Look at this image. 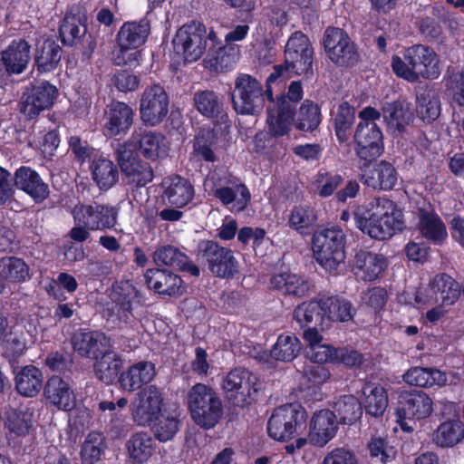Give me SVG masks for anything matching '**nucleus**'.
I'll use <instances>...</instances> for the list:
<instances>
[{"mask_svg":"<svg viewBox=\"0 0 464 464\" xmlns=\"http://www.w3.org/2000/svg\"><path fill=\"white\" fill-rule=\"evenodd\" d=\"M322 300L326 324L329 321L345 322L352 319V306L348 301L337 297Z\"/></svg>","mask_w":464,"mask_h":464,"instance_id":"59","label":"nucleus"},{"mask_svg":"<svg viewBox=\"0 0 464 464\" xmlns=\"http://www.w3.org/2000/svg\"><path fill=\"white\" fill-rule=\"evenodd\" d=\"M343 177L337 173L320 170L312 181V188L315 195L321 198L332 196L342 184Z\"/></svg>","mask_w":464,"mask_h":464,"instance_id":"58","label":"nucleus"},{"mask_svg":"<svg viewBox=\"0 0 464 464\" xmlns=\"http://www.w3.org/2000/svg\"><path fill=\"white\" fill-rule=\"evenodd\" d=\"M134 111L125 102L110 104L104 114V132L109 137L126 134L133 123Z\"/></svg>","mask_w":464,"mask_h":464,"instance_id":"26","label":"nucleus"},{"mask_svg":"<svg viewBox=\"0 0 464 464\" xmlns=\"http://www.w3.org/2000/svg\"><path fill=\"white\" fill-rule=\"evenodd\" d=\"M294 316L301 326L314 323L324 329V325L326 324L323 300L301 304L295 308Z\"/></svg>","mask_w":464,"mask_h":464,"instance_id":"53","label":"nucleus"},{"mask_svg":"<svg viewBox=\"0 0 464 464\" xmlns=\"http://www.w3.org/2000/svg\"><path fill=\"white\" fill-rule=\"evenodd\" d=\"M186 401L191 419L204 429L216 426L222 416V403L219 398L205 384L198 383L192 386L187 393Z\"/></svg>","mask_w":464,"mask_h":464,"instance_id":"4","label":"nucleus"},{"mask_svg":"<svg viewBox=\"0 0 464 464\" xmlns=\"http://www.w3.org/2000/svg\"><path fill=\"white\" fill-rule=\"evenodd\" d=\"M145 279L148 287L160 295L180 296L186 292L182 279L167 270L149 269L145 274Z\"/></svg>","mask_w":464,"mask_h":464,"instance_id":"31","label":"nucleus"},{"mask_svg":"<svg viewBox=\"0 0 464 464\" xmlns=\"http://www.w3.org/2000/svg\"><path fill=\"white\" fill-rule=\"evenodd\" d=\"M131 150H139L146 159L156 160L163 158L168 153V146L165 137L155 131H145L135 130L131 136L121 144Z\"/></svg>","mask_w":464,"mask_h":464,"instance_id":"22","label":"nucleus"},{"mask_svg":"<svg viewBox=\"0 0 464 464\" xmlns=\"http://www.w3.org/2000/svg\"><path fill=\"white\" fill-rule=\"evenodd\" d=\"M156 449L153 437L146 431L132 433L124 445L126 459L130 464H147Z\"/></svg>","mask_w":464,"mask_h":464,"instance_id":"30","label":"nucleus"},{"mask_svg":"<svg viewBox=\"0 0 464 464\" xmlns=\"http://www.w3.org/2000/svg\"><path fill=\"white\" fill-rule=\"evenodd\" d=\"M320 121L319 106L311 101H304L299 110L296 128L300 130H312L319 125Z\"/></svg>","mask_w":464,"mask_h":464,"instance_id":"63","label":"nucleus"},{"mask_svg":"<svg viewBox=\"0 0 464 464\" xmlns=\"http://www.w3.org/2000/svg\"><path fill=\"white\" fill-rule=\"evenodd\" d=\"M464 439V422L457 416L443 420L432 433V441L440 448H452Z\"/></svg>","mask_w":464,"mask_h":464,"instance_id":"40","label":"nucleus"},{"mask_svg":"<svg viewBox=\"0 0 464 464\" xmlns=\"http://www.w3.org/2000/svg\"><path fill=\"white\" fill-rule=\"evenodd\" d=\"M117 160L122 173L130 183L144 186L153 179V172L148 163L142 162L138 154L128 147L119 145Z\"/></svg>","mask_w":464,"mask_h":464,"instance_id":"23","label":"nucleus"},{"mask_svg":"<svg viewBox=\"0 0 464 464\" xmlns=\"http://www.w3.org/2000/svg\"><path fill=\"white\" fill-rule=\"evenodd\" d=\"M407 58L413 63L417 82L420 79H436L440 74V60L430 47L416 44L407 48Z\"/></svg>","mask_w":464,"mask_h":464,"instance_id":"24","label":"nucleus"},{"mask_svg":"<svg viewBox=\"0 0 464 464\" xmlns=\"http://www.w3.org/2000/svg\"><path fill=\"white\" fill-rule=\"evenodd\" d=\"M121 367L120 356L110 349L98 357L94 363L96 376L106 383L111 382L116 378Z\"/></svg>","mask_w":464,"mask_h":464,"instance_id":"52","label":"nucleus"},{"mask_svg":"<svg viewBox=\"0 0 464 464\" xmlns=\"http://www.w3.org/2000/svg\"><path fill=\"white\" fill-rule=\"evenodd\" d=\"M30 60V45L25 40H14L2 52V62L6 71L12 73H21Z\"/></svg>","mask_w":464,"mask_h":464,"instance_id":"41","label":"nucleus"},{"mask_svg":"<svg viewBox=\"0 0 464 464\" xmlns=\"http://www.w3.org/2000/svg\"><path fill=\"white\" fill-rule=\"evenodd\" d=\"M165 409L163 393L155 385L140 390L130 403L132 420L140 427L150 425Z\"/></svg>","mask_w":464,"mask_h":464,"instance_id":"12","label":"nucleus"},{"mask_svg":"<svg viewBox=\"0 0 464 464\" xmlns=\"http://www.w3.org/2000/svg\"><path fill=\"white\" fill-rule=\"evenodd\" d=\"M400 403L395 413L396 422L408 433L414 430L411 421L427 419L433 412V400L422 391L404 392Z\"/></svg>","mask_w":464,"mask_h":464,"instance_id":"11","label":"nucleus"},{"mask_svg":"<svg viewBox=\"0 0 464 464\" xmlns=\"http://www.w3.org/2000/svg\"><path fill=\"white\" fill-rule=\"evenodd\" d=\"M312 250L322 267L335 271L345 258L343 232L337 227L317 230L313 236Z\"/></svg>","mask_w":464,"mask_h":464,"instance_id":"6","label":"nucleus"},{"mask_svg":"<svg viewBox=\"0 0 464 464\" xmlns=\"http://www.w3.org/2000/svg\"><path fill=\"white\" fill-rule=\"evenodd\" d=\"M418 228L423 237L435 245H441L448 237L446 226L432 210L420 211Z\"/></svg>","mask_w":464,"mask_h":464,"instance_id":"43","label":"nucleus"},{"mask_svg":"<svg viewBox=\"0 0 464 464\" xmlns=\"http://www.w3.org/2000/svg\"><path fill=\"white\" fill-rule=\"evenodd\" d=\"M214 195L224 205L231 204V210L237 212L244 210L251 198L250 191L240 182H233L230 186L217 188Z\"/></svg>","mask_w":464,"mask_h":464,"instance_id":"45","label":"nucleus"},{"mask_svg":"<svg viewBox=\"0 0 464 464\" xmlns=\"http://www.w3.org/2000/svg\"><path fill=\"white\" fill-rule=\"evenodd\" d=\"M15 186L35 201L41 202L49 195V188L39 174L29 167L19 168L14 174Z\"/></svg>","mask_w":464,"mask_h":464,"instance_id":"38","label":"nucleus"},{"mask_svg":"<svg viewBox=\"0 0 464 464\" xmlns=\"http://www.w3.org/2000/svg\"><path fill=\"white\" fill-rule=\"evenodd\" d=\"M238 58L239 47L237 45H222L221 41L216 36L214 44L209 45L206 53L204 63L209 70L221 72L234 68Z\"/></svg>","mask_w":464,"mask_h":464,"instance_id":"28","label":"nucleus"},{"mask_svg":"<svg viewBox=\"0 0 464 464\" xmlns=\"http://www.w3.org/2000/svg\"><path fill=\"white\" fill-rule=\"evenodd\" d=\"M380 116V112L372 107H366L359 113L360 122L354 134V143L357 155L364 160L379 157L383 150L382 134L375 123Z\"/></svg>","mask_w":464,"mask_h":464,"instance_id":"7","label":"nucleus"},{"mask_svg":"<svg viewBox=\"0 0 464 464\" xmlns=\"http://www.w3.org/2000/svg\"><path fill=\"white\" fill-rule=\"evenodd\" d=\"M59 91L48 82H41L32 86L22 98L20 111L27 119L37 117L43 111L50 109Z\"/></svg>","mask_w":464,"mask_h":464,"instance_id":"19","label":"nucleus"},{"mask_svg":"<svg viewBox=\"0 0 464 464\" xmlns=\"http://www.w3.org/2000/svg\"><path fill=\"white\" fill-rule=\"evenodd\" d=\"M156 375L155 365L150 362H139L130 366L119 378L121 388L132 392L150 382Z\"/></svg>","mask_w":464,"mask_h":464,"instance_id":"37","label":"nucleus"},{"mask_svg":"<svg viewBox=\"0 0 464 464\" xmlns=\"http://www.w3.org/2000/svg\"><path fill=\"white\" fill-rule=\"evenodd\" d=\"M362 182L373 188L389 190L397 183V172L387 161H380L365 166L362 174Z\"/></svg>","mask_w":464,"mask_h":464,"instance_id":"35","label":"nucleus"},{"mask_svg":"<svg viewBox=\"0 0 464 464\" xmlns=\"http://www.w3.org/2000/svg\"><path fill=\"white\" fill-rule=\"evenodd\" d=\"M306 411L299 403H287L275 409L267 422L268 435L278 441H287L304 429Z\"/></svg>","mask_w":464,"mask_h":464,"instance_id":"9","label":"nucleus"},{"mask_svg":"<svg viewBox=\"0 0 464 464\" xmlns=\"http://www.w3.org/2000/svg\"><path fill=\"white\" fill-rule=\"evenodd\" d=\"M271 284L281 293L296 296L304 295L309 289L307 282L297 275L291 273L276 275L273 276Z\"/></svg>","mask_w":464,"mask_h":464,"instance_id":"55","label":"nucleus"},{"mask_svg":"<svg viewBox=\"0 0 464 464\" xmlns=\"http://www.w3.org/2000/svg\"><path fill=\"white\" fill-rule=\"evenodd\" d=\"M257 377L244 368L231 370L222 382L225 392L237 406L243 407L255 400Z\"/></svg>","mask_w":464,"mask_h":464,"instance_id":"14","label":"nucleus"},{"mask_svg":"<svg viewBox=\"0 0 464 464\" xmlns=\"http://www.w3.org/2000/svg\"><path fill=\"white\" fill-rule=\"evenodd\" d=\"M106 448L105 438L102 432L92 431L86 436L81 449V459L84 464H95L100 460Z\"/></svg>","mask_w":464,"mask_h":464,"instance_id":"57","label":"nucleus"},{"mask_svg":"<svg viewBox=\"0 0 464 464\" xmlns=\"http://www.w3.org/2000/svg\"><path fill=\"white\" fill-rule=\"evenodd\" d=\"M280 76H282V68H276V73H270L267 77L266 90V95L270 102L267 107V131L276 137L283 136L289 132L294 117V111H291L289 105L286 107L277 105L273 98V85L276 84Z\"/></svg>","mask_w":464,"mask_h":464,"instance_id":"16","label":"nucleus"},{"mask_svg":"<svg viewBox=\"0 0 464 464\" xmlns=\"http://www.w3.org/2000/svg\"><path fill=\"white\" fill-rule=\"evenodd\" d=\"M153 260L158 266H167L181 271H186L192 276L199 275L198 267L188 261L187 256L171 246H161L153 254Z\"/></svg>","mask_w":464,"mask_h":464,"instance_id":"42","label":"nucleus"},{"mask_svg":"<svg viewBox=\"0 0 464 464\" xmlns=\"http://www.w3.org/2000/svg\"><path fill=\"white\" fill-rule=\"evenodd\" d=\"M193 101L196 110L204 117L214 118L222 111V102L212 91L196 92Z\"/></svg>","mask_w":464,"mask_h":464,"instance_id":"60","label":"nucleus"},{"mask_svg":"<svg viewBox=\"0 0 464 464\" xmlns=\"http://www.w3.org/2000/svg\"><path fill=\"white\" fill-rule=\"evenodd\" d=\"M149 33L150 24L146 20L123 24L117 34L120 50L114 58L116 63L118 65H137L140 57L138 48L145 43Z\"/></svg>","mask_w":464,"mask_h":464,"instance_id":"10","label":"nucleus"},{"mask_svg":"<svg viewBox=\"0 0 464 464\" xmlns=\"http://www.w3.org/2000/svg\"><path fill=\"white\" fill-rule=\"evenodd\" d=\"M44 397L50 405L61 411H70L76 406V397L71 385L58 376L47 381Z\"/></svg>","mask_w":464,"mask_h":464,"instance_id":"32","label":"nucleus"},{"mask_svg":"<svg viewBox=\"0 0 464 464\" xmlns=\"http://www.w3.org/2000/svg\"><path fill=\"white\" fill-rule=\"evenodd\" d=\"M216 36L213 30L208 31L204 24L193 21L177 31L172 41L173 48L186 63H193L208 52L209 45L214 44Z\"/></svg>","mask_w":464,"mask_h":464,"instance_id":"5","label":"nucleus"},{"mask_svg":"<svg viewBox=\"0 0 464 464\" xmlns=\"http://www.w3.org/2000/svg\"><path fill=\"white\" fill-rule=\"evenodd\" d=\"M86 33L85 25L80 17L70 14L66 15L60 27V34L65 44H72Z\"/></svg>","mask_w":464,"mask_h":464,"instance_id":"64","label":"nucleus"},{"mask_svg":"<svg viewBox=\"0 0 464 464\" xmlns=\"http://www.w3.org/2000/svg\"><path fill=\"white\" fill-rule=\"evenodd\" d=\"M334 410L339 416V423L347 425L355 423L362 414V405L353 395H344L338 399Z\"/></svg>","mask_w":464,"mask_h":464,"instance_id":"56","label":"nucleus"},{"mask_svg":"<svg viewBox=\"0 0 464 464\" xmlns=\"http://www.w3.org/2000/svg\"><path fill=\"white\" fill-rule=\"evenodd\" d=\"M164 200L177 208L187 206L194 198L195 190L192 184L180 176L166 177L162 180Z\"/></svg>","mask_w":464,"mask_h":464,"instance_id":"33","label":"nucleus"},{"mask_svg":"<svg viewBox=\"0 0 464 464\" xmlns=\"http://www.w3.org/2000/svg\"><path fill=\"white\" fill-rule=\"evenodd\" d=\"M324 50L332 62L342 66H350L358 60L354 44L342 29L329 27L324 36Z\"/></svg>","mask_w":464,"mask_h":464,"instance_id":"17","label":"nucleus"},{"mask_svg":"<svg viewBox=\"0 0 464 464\" xmlns=\"http://www.w3.org/2000/svg\"><path fill=\"white\" fill-rule=\"evenodd\" d=\"M169 97L160 84L147 86L140 99V118L147 126H157L169 113Z\"/></svg>","mask_w":464,"mask_h":464,"instance_id":"13","label":"nucleus"},{"mask_svg":"<svg viewBox=\"0 0 464 464\" xmlns=\"http://www.w3.org/2000/svg\"><path fill=\"white\" fill-rule=\"evenodd\" d=\"M71 213L74 227L70 230L69 237L81 243L90 237L91 231L114 228L119 210L111 205L78 202L72 207Z\"/></svg>","mask_w":464,"mask_h":464,"instance_id":"2","label":"nucleus"},{"mask_svg":"<svg viewBox=\"0 0 464 464\" xmlns=\"http://www.w3.org/2000/svg\"><path fill=\"white\" fill-rule=\"evenodd\" d=\"M110 298L111 303L108 309L111 316L125 324L130 323L133 320V307L141 303L137 287L130 281L117 283L111 288Z\"/></svg>","mask_w":464,"mask_h":464,"instance_id":"18","label":"nucleus"},{"mask_svg":"<svg viewBox=\"0 0 464 464\" xmlns=\"http://www.w3.org/2000/svg\"><path fill=\"white\" fill-rule=\"evenodd\" d=\"M29 276V267L21 258L6 256L0 259V281L3 284L8 282L19 283Z\"/></svg>","mask_w":464,"mask_h":464,"instance_id":"51","label":"nucleus"},{"mask_svg":"<svg viewBox=\"0 0 464 464\" xmlns=\"http://www.w3.org/2000/svg\"><path fill=\"white\" fill-rule=\"evenodd\" d=\"M402 380L421 388L443 387L453 382L446 372L432 367H412L402 375Z\"/></svg>","mask_w":464,"mask_h":464,"instance_id":"36","label":"nucleus"},{"mask_svg":"<svg viewBox=\"0 0 464 464\" xmlns=\"http://www.w3.org/2000/svg\"><path fill=\"white\" fill-rule=\"evenodd\" d=\"M72 346L82 356L97 359L111 347V340L101 332H79L72 337Z\"/></svg>","mask_w":464,"mask_h":464,"instance_id":"34","label":"nucleus"},{"mask_svg":"<svg viewBox=\"0 0 464 464\" xmlns=\"http://www.w3.org/2000/svg\"><path fill=\"white\" fill-rule=\"evenodd\" d=\"M460 285L446 274L435 276L426 286L399 295L400 303L414 304L421 309L438 303L453 305L460 296Z\"/></svg>","mask_w":464,"mask_h":464,"instance_id":"3","label":"nucleus"},{"mask_svg":"<svg viewBox=\"0 0 464 464\" xmlns=\"http://www.w3.org/2000/svg\"><path fill=\"white\" fill-rule=\"evenodd\" d=\"M216 143L217 139L213 130L199 131L194 142L195 155L206 161H215L217 160L215 154Z\"/></svg>","mask_w":464,"mask_h":464,"instance_id":"62","label":"nucleus"},{"mask_svg":"<svg viewBox=\"0 0 464 464\" xmlns=\"http://www.w3.org/2000/svg\"><path fill=\"white\" fill-rule=\"evenodd\" d=\"M445 94L451 103L464 107V71H454L445 77Z\"/></svg>","mask_w":464,"mask_h":464,"instance_id":"61","label":"nucleus"},{"mask_svg":"<svg viewBox=\"0 0 464 464\" xmlns=\"http://www.w3.org/2000/svg\"><path fill=\"white\" fill-rule=\"evenodd\" d=\"M362 394L366 413L373 417L382 416L389 404L386 388L380 383L367 382L362 389Z\"/></svg>","mask_w":464,"mask_h":464,"instance_id":"44","label":"nucleus"},{"mask_svg":"<svg viewBox=\"0 0 464 464\" xmlns=\"http://www.w3.org/2000/svg\"><path fill=\"white\" fill-rule=\"evenodd\" d=\"M180 412L178 409H165L149 425L153 434V439L160 442H168L174 439L180 427Z\"/></svg>","mask_w":464,"mask_h":464,"instance_id":"39","label":"nucleus"},{"mask_svg":"<svg viewBox=\"0 0 464 464\" xmlns=\"http://www.w3.org/2000/svg\"><path fill=\"white\" fill-rule=\"evenodd\" d=\"M387 266L388 260L383 255L362 251L354 257L353 270L359 280L372 282L377 280Z\"/></svg>","mask_w":464,"mask_h":464,"instance_id":"29","label":"nucleus"},{"mask_svg":"<svg viewBox=\"0 0 464 464\" xmlns=\"http://www.w3.org/2000/svg\"><path fill=\"white\" fill-rule=\"evenodd\" d=\"M317 220L314 208L307 205L295 206L288 217L289 227L302 236L309 235Z\"/></svg>","mask_w":464,"mask_h":464,"instance_id":"48","label":"nucleus"},{"mask_svg":"<svg viewBox=\"0 0 464 464\" xmlns=\"http://www.w3.org/2000/svg\"><path fill=\"white\" fill-rule=\"evenodd\" d=\"M354 218L361 231L378 240L390 238L404 227L401 209L386 198H376L359 207Z\"/></svg>","mask_w":464,"mask_h":464,"instance_id":"1","label":"nucleus"},{"mask_svg":"<svg viewBox=\"0 0 464 464\" xmlns=\"http://www.w3.org/2000/svg\"><path fill=\"white\" fill-rule=\"evenodd\" d=\"M61 60V48L53 40H44L36 50L35 62L41 72H50L56 68Z\"/></svg>","mask_w":464,"mask_h":464,"instance_id":"54","label":"nucleus"},{"mask_svg":"<svg viewBox=\"0 0 464 464\" xmlns=\"http://www.w3.org/2000/svg\"><path fill=\"white\" fill-rule=\"evenodd\" d=\"M382 116L389 129L402 131L411 120V113L407 103L394 102L387 103L382 108Z\"/></svg>","mask_w":464,"mask_h":464,"instance_id":"49","label":"nucleus"},{"mask_svg":"<svg viewBox=\"0 0 464 464\" xmlns=\"http://www.w3.org/2000/svg\"><path fill=\"white\" fill-rule=\"evenodd\" d=\"M34 414V408L30 406L20 407L10 411L5 423L7 430L17 437L28 435L33 427Z\"/></svg>","mask_w":464,"mask_h":464,"instance_id":"50","label":"nucleus"},{"mask_svg":"<svg viewBox=\"0 0 464 464\" xmlns=\"http://www.w3.org/2000/svg\"><path fill=\"white\" fill-rule=\"evenodd\" d=\"M204 256L208 263L211 272L218 276H232L238 271V263L233 252L214 242H208L204 250Z\"/></svg>","mask_w":464,"mask_h":464,"instance_id":"27","label":"nucleus"},{"mask_svg":"<svg viewBox=\"0 0 464 464\" xmlns=\"http://www.w3.org/2000/svg\"><path fill=\"white\" fill-rule=\"evenodd\" d=\"M92 176L96 185L103 190L111 188L118 180V169L113 162L104 157L93 160Z\"/></svg>","mask_w":464,"mask_h":464,"instance_id":"47","label":"nucleus"},{"mask_svg":"<svg viewBox=\"0 0 464 464\" xmlns=\"http://www.w3.org/2000/svg\"><path fill=\"white\" fill-rule=\"evenodd\" d=\"M300 351L301 343L296 336L293 334H281L269 353L261 347H255L250 352V354L262 362H269L270 358L276 361L291 362L298 355Z\"/></svg>","mask_w":464,"mask_h":464,"instance_id":"25","label":"nucleus"},{"mask_svg":"<svg viewBox=\"0 0 464 464\" xmlns=\"http://www.w3.org/2000/svg\"><path fill=\"white\" fill-rule=\"evenodd\" d=\"M15 388L24 397H34L42 389V372L33 365H27L15 373Z\"/></svg>","mask_w":464,"mask_h":464,"instance_id":"46","label":"nucleus"},{"mask_svg":"<svg viewBox=\"0 0 464 464\" xmlns=\"http://www.w3.org/2000/svg\"><path fill=\"white\" fill-rule=\"evenodd\" d=\"M313 54L314 50L307 36L299 31L295 32L285 45V67L275 66L272 72L276 73V68H282V76L277 79L276 84H282L293 75L307 73L312 67Z\"/></svg>","mask_w":464,"mask_h":464,"instance_id":"8","label":"nucleus"},{"mask_svg":"<svg viewBox=\"0 0 464 464\" xmlns=\"http://www.w3.org/2000/svg\"><path fill=\"white\" fill-rule=\"evenodd\" d=\"M339 420L330 410L315 411L308 422L307 438L309 442L317 447H324L336 435Z\"/></svg>","mask_w":464,"mask_h":464,"instance_id":"21","label":"nucleus"},{"mask_svg":"<svg viewBox=\"0 0 464 464\" xmlns=\"http://www.w3.org/2000/svg\"><path fill=\"white\" fill-rule=\"evenodd\" d=\"M35 341L36 334L32 331L20 324L9 328L6 319L0 316V344L6 356L22 354Z\"/></svg>","mask_w":464,"mask_h":464,"instance_id":"20","label":"nucleus"},{"mask_svg":"<svg viewBox=\"0 0 464 464\" xmlns=\"http://www.w3.org/2000/svg\"><path fill=\"white\" fill-rule=\"evenodd\" d=\"M234 109L240 114H256L263 109L264 98L261 84L249 75L237 79L232 94Z\"/></svg>","mask_w":464,"mask_h":464,"instance_id":"15","label":"nucleus"}]
</instances>
